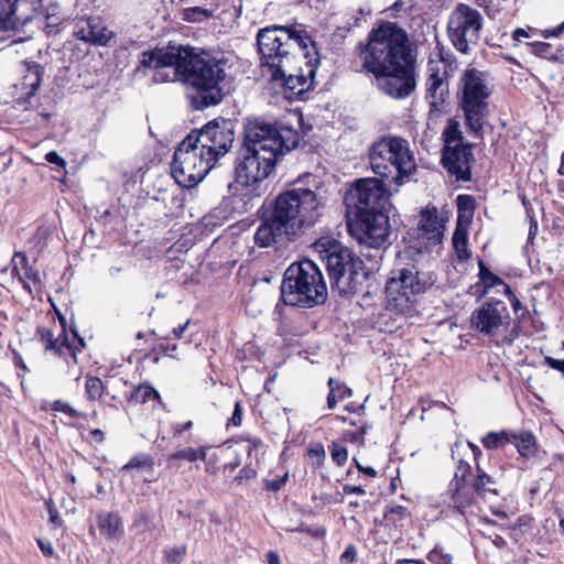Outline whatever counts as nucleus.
Listing matches in <instances>:
<instances>
[{
	"label": "nucleus",
	"mask_w": 564,
	"mask_h": 564,
	"mask_svg": "<svg viewBox=\"0 0 564 564\" xmlns=\"http://www.w3.org/2000/svg\"><path fill=\"white\" fill-rule=\"evenodd\" d=\"M140 64L154 69L155 82L182 78L194 90L192 104L196 109L218 105L228 89V59L223 54L169 44L143 52Z\"/></svg>",
	"instance_id": "nucleus-1"
},
{
	"label": "nucleus",
	"mask_w": 564,
	"mask_h": 564,
	"mask_svg": "<svg viewBox=\"0 0 564 564\" xmlns=\"http://www.w3.org/2000/svg\"><path fill=\"white\" fill-rule=\"evenodd\" d=\"M299 141L295 129L262 119L249 120L236 159V182L246 187L260 184L275 171L278 162L297 147Z\"/></svg>",
	"instance_id": "nucleus-2"
},
{
	"label": "nucleus",
	"mask_w": 564,
	"mask_h": 564,
	"mask_svg": "<svg viewBox=\"0 0 564 564\" xmlns=\"http://www.w3.org/2000/svg\"><path fill=\"white\" fill-rule=\"evenodd\" d=\"M329 198V187L318 176L307 174L294 188L278 195L269 213L296 238L317 221Z\"/></svg>",
	"instance_id": "nucleus-3"
},
{
	"label": "nucleus",
	"mask_w": 564,
	"mask_h": 564,
	"mask_svg": "<svg viewBox=\"0 0 564 564\" xmlns=\"http://www.w3.org/2000/svg\"><path fill=\"white\" fill-rule=\"evenodd\" d=\"M257 44L263 75L279 67L289 70L291 62L297 58L296 50L303 55L310 47L315 48V43L303 24L262 29L258 33Z\"/></svg>",
	"instance_id": "nucleus-4"
},
{
	"label": "nucleus",
	"mask_w": 564,
	"mask_h": 564,
	"mask_svg": "<svg viewBox=\"0 0 564 564\" xmlns=\"http://www.w3.org/2000/svg\"><path fill=\"white\" fill-rule=\"evenodd\" d=\"M360 57L364 68L372 75L412 61L408 36L394 23H384L372 30L368 43L360 50Z\"/></svg>",
	"instance_id": "nucleus-5"
},
{
	"label": "nucleus",
	"mask_w": 564,
	"mask_h": 564,
	"mask_svg": "<svg viewBox=\"0 0 564 564\" xmlns=\"http://www.w3.org/2000/svg\"><path fill=\"white\" fill-rule=\"evenodd\" d=\"M372 172L397 186L409 182L416 172V161L408 140L401 137H383L369 150Z\"/></svg>",
	"instance_id": "nucleus-6"
},
{
	"label": "nucleus",
	"mask_w": 564,
	"mask_h": 564,
	"mask_svg": "<svg viewBox=\"0 0 564 564\" xmlns=\"http://www.w3.org/2000/svg\"><path fill=\"white\" fill-rule=\"evenodd\" d=\"M313 247L326 263L332 286L341 295L355 293L366 279L362 261L349 248L329 237L318 239Z\"/></svg>",
	"instance_id": "nucleus-7"
},
{
	"label": "nucleus",
	"mask_w": 564,
	"mask_h": 564,
	"mask_svg": "<svg viewBox=\"0 0 564 564\" xmlns=\"http://www.w3.org/2000/svg\"><path fill=\"white\" fill-rule=\"evenodd\" d=\"M281 296L286 305L314 307L327 299V288L319 268L308 259L292 263L285 271Z\"/></svg>",
	"instance_id": "nucleus-8"
},
{
	"label": "nucleus",
	"mask_w": 564,
	"mask_h": 564,
	"mask_svg": "<svg viewBox=\"0 0 564 564\" xmlns=\"http://www.w3.org/2000/svg\"><path fill=\"white\" fill-rule=\"evenodd\" d=\"M434 282L432 273L422 272L414 264L394 269L386 283L388 308L398 314L410 315L414 311L417 295L424 293Z\"/></svg>",
	"instance_id": "nucleus-9"
},
{
	"label": "nucleus",
	"mask_w": 564,
	"mask_h": 564,
	"mask_svg": "<svg viewBox=\"0 0 564 564\" xmlns=\"http://www.w3.org/2000/svg\"><path fill=\"white\" fill-rule=\"evenodd\" d=\"M491 78L485 72L469 68L459 80V104L466 124L476 134H480L488 111V98L492 93Z\"/></svg>",
	"instance_id": "nucleus-10"
},
{
	"label": "nucleus",
	"mask_w": 564,
	"mask_h": 564,
	"mask_svg": "<svg viewBox=\"0 0 564 564\" xmlns=\"http://www.w3.org/2000/svg\"><path fill=\"white\" fill-rule=\"evenodd\" d=\"M470 324L498 345H511L519 337V323L512 322L507 305L499 300L484 302L471 313Z\"/></svg>",
	"instance_id": "nucleus-11"
},
{
	"label": "nucleus",
	"mask_w": 564,
	"mask_h": 564,
	"mask_svg": "<svg viewBox=\"0 0 564 564\" xmlns=\"http://www.w3.org/2000/svg\"><path fill=\"white\" fill-rule=\"evenodd\" d=\"M214 166L215 164L187 135L175 150L171 171L178 185L192 188L202 182Z\"/></svg>",
	"instance_id": "nucleus-12"
},
{
	"label": "nucleus",
	"mask_w": 564,
	"mask_h": 564,
	"mask_svg": "<svg viewBox=\"0 0 564 564\" xmlns=\"http://www.w3.org/2000/svg\"><path fill=\"white\" fill-rule=\"evenodd\" d=\"M302 57L304 66H297L296 58L295 62H291L289 70H282L283 67H279L267 74L270 80L281 84L288 98L302 97L314 85L316 69L319 65L318 52L315 48L306 51Z\"/></svg>",
	"instance_id": "nucleus-13"
},
{
	"label": "nucleus",
	"mask_w": 564,
	"mask_h": 564,
	"mask_svg": "<svg viewBox=\"0 0 564 564\" xmlns=\"http://www.w3.org/2000/svg\"><path fill=\"white\" fill-rule=\"evenodd\" d=\"M482 25L484 18L476 9L459 3L449 15L447 34L454 47L467 54L477 44Z\"/></svg>",
	"instance_id": "nucleus-14"
},
{
	"label": "nucleus",
	"mask_w": 564,
	"mask_h": 564,
	"mask_svg": "<svg viewBox=\"0 0 564 564\" xmlns=\"http://www.w3.org/2000/svg\"><path fill=\"white\" fill-rule=\"evenodd\" d=\"M198 150L208 158L213 164L224 156L232 147L235 140L234 124L229 120H213L199 131L188 134Z\"/></svg>",
	"instance_id": "nucleus-15"
},
{
	"label": "nucleus",
	"mask_w": 564,
	"mask_h": 564,
	"mask_svg": "<svg viewBox=\"0 0 564 564\" xmlns=\"http://www.w3.org/2000/svg\"><path fill=\"white\" fill-rule=\"evenodd\" d=\"M383 181L384 180H379L378 177L357 180L345 194L347 207H354L358 213L362 210L384 209L391 193Z\"/></svg>",
	"instance_id": "nucleus-16"
},
{
	"label": "nucleus",
	"mask_w": 564,
	"mask_h": 564,
	"mask_svg": "<svg viewBox=\"0 0 564 564\" xmlns=\"http://www.w3.org/2000/svg\"><path fill=\"white\" fill-rule=\"evenodd\" d=\"M19 79L12 85L14 107L30 109L44 76V67L35 61H22L18 67Z\"/></svg>",
	"instance_id": "nucleus-17"
},
{
	"label": "nucleus",
	"mask_w": 564,
	"mask_h": 564,
	"mask_svg": "<svg viewBox=\"0 0 564 564\" xmlns=\"http://www.w3.org/2000/svg\"><path fill=\"white\" fill-rule=\"evenodd\" d=\"M10 270L12 279L18 280L22 289L32 297H41L44 291V283L41 279L40 270L30 262L24 251H14L9 265L0 270L7 273Z\"/></svg>",
	"instance_id": "nucleus-18"
},
{
	"label": "nucleus",
	"mask_w": 564,
	"mask_h": 564,
	"mask_svg": "<svg viewBox=\"0 0 564 564\" xmlns=\"http://www.w3.org/2000/svg\"><path fill=\"white\" fill-rule=\"evenodd\" d=\"M373 76L378 88L392 98H406L416 85L412 61Z\"/></svg>",
	"instance_id": "nucleus-19"
},
{
	"label": "nucleus",
	"mask_w": 564,
	"mask_h": 564,
	"mask_svg": "<svg viewBox=\"0 0 564 564\" xmlns=\"http://www.w3.org/2000/svg\"><path fill=\"white\" fill-rule=\"evenodd\" d=\"M471 160L473 153L469 145L464 144L462 138L456 137L455 132H447L442 156L443 164L447 171L455 175L457 181H469Z\"/></svg>",
	"instance_id": "nucleus-20"
},
{
	"label": "nucleus",
	"mask_w": 564,
	"mask_h": 564,
	"mask_svg": "<svg viewBox=\"0 0 564 564\" xmlns=\"http://www.w3.org/2000/svg\"><path fill=\"white\" fill-rule=\"evenodd\" d=\"M357 227L361 232L360 241L370 247L379 248L388 241L390 223L383 209L357 213Z\"/></svg>",
	"instance_id": "nucleus-21"
},
{
	"label": "nucleus",
	"mask_w": 564,
	"mask_h": 564,
	"mask_svg": "<svg viewBox=\"0 0 564 564\" xmlns=\"http://www.w3.org/2000/svg\"><path fill=\"white\" fill-rule=\"evenodd\" d=\"M440 59H430L427 64L429 77L426 79V100L430 106V116L437 117L441 113L442 106L448 95V84L446 82L445 66L443 55L438 54Z\"/></svg>",
	"instance_id": "nucleus-22"
},
{
	"label": "nucleus",
	"mask_w": 564,
	"mask_h": 564,
	"mask_svg": "<svg viewBox=\"0 0 564 564\" xmlns=\"http://www.w3.org/2000/svg\"><path fill=\"white\" fill-rule=\"evenodd\" d=\"M41 8L42 0H0V30L24 25Z\"/></svg>",
	"instance_id": "nucleus-23"
},
{
	"label": "nucleus",
	"mask_w": 564,
	"mask_h": 564,
	"mask_svg": "<svg viewBox=\"0 0 564 564\" xmlns=\"http://www.w3.org/2000/svg\"><path fill=\"white\" fill-rule=\"evenodd\" d=\"M50 302L52 305V311L58 319L59 330L55 335L54 329L39 326L36 329V335L39 336V340L44 345L46 351L52 352L54 356L66 359L67 354H70V340L67 336V319L51 299Z\"/></svg>",
	"instance_id": "nucleus-24"
},
{
	"label": "nucleus",
	"mask_w": 564,
	"mask_h": 564,
	"mask_svg": "<svg viewBox=\"0 0 564 564\" xmlns=\"http://www.w3.org/2000/svg\"><path fill=\"white\" fill-rule=\"evenodd\" d=\"M443 231L444 225L436 208L422 210L416 229L417 248L431 251L438 247L443 240Z\"/></svg>",
	"instance_id": "nucleus-25"
},
{
	"label": "nucleus",
	"mask_w": 564,
	"mask_h": 564,
	"mask_svg": "<svg viewBox=\"0 0 564 564\" xmlns=\"http://www.w3.org/2000/svg\"><path fill=\"white\" fill-rule=\"evenodd\" d=\"M74 33L83 41L99 45H106L112 37V32L105 26L100 18L77 19Z\"/></svg>",
	"instance_id": "nucleus-26"
},
{
	"label": "nucleus",
	"mask_w": 564,
	"mask_h": 564,
	"mask_svg": "<svg viewBox=\"0 0 564 564\" xmlns=\"http://www.w3.org/2000/svg\"><path fill=\"white\" fill-rule=\"evenodd\" d=\"M293 240L291 234L268 213L254 232V242L261 248L271 247L283 239Z\"/></svg>",
	"instance_id": "nucleus-27"
},
{
	"label": "nucleus",
	"mask_w": 564,
	"mask_h": 564,
	"mask_svg": "<svg viewBox=\"0 0 564 564\" xmlns=\"http://www.w3.org/2000/svg\"><path fill=\"white\" fill-rule=\"evenodd\" d=\"M458 471L460 473L462 479H458L459 475L456 473V488L452 494V503L460 513H465L474 502V492L471 488L465 484V477L469 474L470 466L468 464H460Z\"/></svg>",
	"instance_id": "nucleus-28"
},
{
	"label": "nucleus",
	"mask_w": 564,
	"mask_h": 564,
	"mask_svg": "<svg viewBox=\"0 0 564 564\" xmlns=\"http://www.w3.org/2000/svg\"><path fill=\"white\" fill-rule=\"evenodd\" d=\"M97 525L101 535L118 539L122 533V522L118 514L101 512L97 517Z\"/></svg>",
	"instance_id": "nucleus-29"
},
{
	"label": "nucleus",
	"mask_w": 564,
	"mask_h": 564,
	"mask_svg": "<svg viewBox=\"0 0 564 564\" xmlns=\"http://www.w3.org/2000/svg\"><path fill=\"white\" fill-rule=\"evenodd\" d=\"M208 448L209 447H207V446H200L197 448H194V447L181 448L167 456V463L170 465H174V463L176 460H186L189 463H194L197 460H204L206 458Z\"/></svg>",
	"instance_id": "nucleus-30"
},
{
	"label": "nucleus",
	"mask_w": 564,
	"mask_h": 564,
	"mask_svg": "<svg viewBox=\"0 0 564 564\" xmlns=\"http://www.w3.org/2000/svg\"><path fill=\"white\" fill-rule=\"evenodd\" d=\"M510 444H513L519 454L524 457L534 455L536 451L535 438L531 433L523 432L520 434H511Z\"/></svg>",
	"instance_id": "nucleus-31"
},
{
	"label": "nucleus",
	"mask_w": 564,
	"mask_h": 564,
	"mask_svg": "<svg viewBox=\"0 0 564 564\" xmlns=\"http://www.w3.org/2000/svg\"><path fill=\"white\" fill-rule=\"evenodd\" d=\"M131 401L141 404L148 403L150 401L156 402L159 404L162 403L159 392L149 384H140L137 387L131 394Z\"/></svg>",
	"instance_id": "nucleus-32"
},
{
	"label": "nucleus",
	"mask_w": 564,
	"mask_h": 564,
	"mask_svg": "<svg viewBox=\"0 0 564 564\" xmlns=\"http://www.w3.org/2000/svg\"><path fill=\"white\" fill-rule=\"evenodd\" d=\"M453 247L460 261H465L470 257L468 250V239L466 230L457 227L453 235Z\"/></svg>",
	"instance_id": "nucleus-33"
},
{
	"label": "nucleus",
	"mask_w": 564,
	"mask_h": 564,
	"mask_svg": "<svg viewBox=\"0 0 564 564\" xmlns=\"http://www.w3.org/2000/svg\"><path fill=\"white\" fill-rule=\"evenodd\" d=\"M511 441V434L505 431L501 432H490L485 437H482V445L487 449H497L506 444H509Z\"/></svg>",
	"instance_id": "nucleus-34"
},
{
	"label": "nucleus",
	"mask_w": 564,
	"mask_h": 564,
	"mask_svg": "<svg viewBox=\"0 0 564 564\" xmlns=\"http://www.w3.org/2000/svg\"><path fill=\"white\" fill-rule=\"evenodd\" d=\"M154 467L153 458L148 454H138L133 456L123 467V473H130L133 468H140L152 471Z\"/></svg>",
	"instance_id": "nucleus-35"
},
{
	"label": "nucleus",
	"mask_w": 564,
	"mask_h": 564,
	"mask_svg": "<svg viewBox=\"0 0 564 564\" xmlns=\"http://www.w3.org/2000/svg\"><path fill=\"white\" fill-rule=\"evenodd\" d=\"M479 279L484 285L482 295L487 294L491 288L503 284L505 281L487 269L482 262L479 263Z\"/></svg>",
	"instance_id": "nucleus-36"
},
{
	"label": "nucleus",
	"mask_w": 564,
	"mask_h": 564,
	"mask_svg": "<svg viewBox=\"0 0 564 564\" xmlns=\"http://www.w3.org/2000/svg\"><path fill=\"white\" fill-rule=\"evenodd\" d=\"M213 15V11L200 7L185 8L182 11V19L187 22H202Z\"/></svg>",
	"instance_id": "nucleus-37"
},
{
	"label": "nucleus",
	"mask_w": 564,
	"mask_h": 564,
	"mask_svg": "<svg viewBox=\"0 0 564 564\" xmlns=\"http://www.w3.org/2000/svg\"><path fill=\"white\" fill-rule=\"evenodd\" d=\"M494 484H495V481L492 480V478L490 476H488L484 471H479L478 476H477V480L474 485V489L479 496H482V497H486L487 494L496 495V489L491 487Z\"/></svg>",
	"instance_id": "nucleus-38"
},
{
	"label": "nucleus",
	"mask_w": 564,
	"mask_h": 564,
	"mask_svg": "<svg viewBox=\"0 0 564 564\" xmlns=\"http://www.w3.org/2000/svg\"><path fill=\"white\" fill-rule=\"evenodd\" d=\"M85 389L88 398L91 400H96L101 397L104 386L99 378L89 377L86 380Z\"/></svg>",
	"instance_id": "nucleus-39"
},
{
	"label": "nucleus",
	"mask_w": 564,
	"mask_h": 564,
	"mask_svg": "<svg viewBox=\"0 0 564 564\" xmlns=\"http://www.w3.org/2000/svg\"><path fill=\"white\" fill-rule=\"evenodd\" d=\"M164 554L169 563L178 564L183 561L186 554V546L182 544L167 547L165 549Z\"/></svg>",
	"instance_id": "nucleus-40"
},
{
	"label": "nucleus",
	"mask_w": 564,
	"mask_h": 564,
	"mask_svg": "<svg viewBox=\"0 0 564 564\" xmlns=\"http://www.w3.org/2000/svg\"><path fill=\"white\" fill-rule=\"evenodd\" d=\"M45 160L51 163L55 164L57 167L62 169L64 171L63 177L59 178V182L62 185L67 187V181H66V161L56 152V151H50L45 154Z\"/></svg>",
	"instance_id": "nucleus-41"
},
{
	"label": "nucleus",
	"mask_w": 564,
	"mask_h": 564,
	"mask_svg": "<svg viewBox=\"0 0 564 564\" xmlns=\"http://www.w3.org/2000/svg\"><path fill=\"white\" fill-rule=\"evenodd\" d=\"M42 409L45 411L62 412L70 416V404L61 400H55L52 402L44 401Z\"/></svg>",
	"instance_id": "nucleus-42"
},
{
	"label": "nucleus",
	"mask_w": 564,
	"mask_h": 564,
	"mask_svg": "<svg viewBox=\"0 0 564 564\" xmlns=\"http://www.w3.org/2000/svg\"><path fill=\"white\" fill-rule=\"evenodd\" d=\"M427 558L433 564H453L452 555L436 547L429 553Z\"/></svg>",
	"instance_id": "nucleus-43"
},
{
	"label": "nucleus",
	"mask_w": 564,
	"mask_h": 564,
	"mask_svg": "<svg viewBox=\"0 0 564 564\" xmlns=\"http://www.w3.org/2000/svg\"><path fill=\"white\" fill-rule=\"evenodd\" d=\"M332 459L338 465L343 466L348 458L347 449L339 444H333L330 447Z\"/></svg>",
	"instance_id": "nucleus-44"
},
{
	"label": "nucleus",
	"mask_w": 564,
	"mask_h": 564,
	"mask_svg": "<svg viewBox=\"0 0 564 564\" xmlns=\"http://www.w3.org/2000/svg\"><path fill=\"white\" fill-rule=\"evenodd\" d=\"M288 478H289V474L285 473L283 476H281V477H279L276 479L265 480L264 487H265L267 490L278 491V490H280L286 484Z\"/></svg>",
	"instance_id": "nucleus-45"
},
{
	"label": "nucleus",
	"mask_w": 564,
	"mask_h": 564,
	"mask_svg": "<svg viewBox=\"0 0 564 564\" xmlns=\"http://www.w3.org/2000/svg\"><path fill=\"white\" fill-rule=\"evenodd\" d=\"M327 384L329 387V393L327 395V406L328 409H334L339 400L337 395V388L334 387L335 379L329 378Z\"/></svg>",
	"instance_id": "nucleus-46"
},
{
	"label": "nucleus",
	"mask_w": 564,
	"mask_h": 564,
	"mask_svg": "<svg viewBox=\"0 0 564 564\" xmlns=\"http://www.w3.org/2000/svg\"><path fill=\"white\" fill-rule=\"evenodd\" d=\"M45 506L48 510L50 522L54 525V528H58L62 525V519L58 516L57 510L54 507L53 501L50 499L45 502Z\"/></svg>",
	"instance_id": "nucleus-47"
},
{
	"label": "nucleus",
	"mask_w": 564,
	"mask_h": 564,
	"mask_svg": "<svg viewBox=\"0 0 564 564\" xmlns=\"http://www.w3.org/2000/svg\"><path fill=\"white\" fill-rule=\"evenodd\" d=\"M241 422H242V406H241L240 402L237 401L235 403V409H234L232 415L229 420V424H231L234 426H240Z\"/></svg>",
	"instance_id": "nucleus-48"
},
{
	"label": "nucleus",
	"mask_w": 564,
	"mask_h": 564,
	"mask_svg": "<svg viewBox=\"0 0 564 564\" xmlns=\"http://www.w3.org/2000/svg\"><path fill=\"white\" fill-rule=\"evenodd\" d=\"M13 364L17 368H20L23 371L22 373L18 372V377L23 379L25 372L29 371V369L23 360V357L18 351H13Z\"/></svg>",
	"instance_id": "nucleus-49"
},
{
	"label": "nucleus",
	"mask_w": 564,
	"mask_h": 564,
	"mask_svg": "<svg viewBox=\"0 0 564 564\" xmlns=\"http://www.w3.org/2000/svg\"><path fill=\"white\" fill-rule=\"evenodd\" d=\"M334 387L337 388V395L339 400H344L346 398L351 397L352 392L351 389L346 387L344 383L335 380Z\"/></svg>",
	"instance_id": "nucleus-50"
},
{
	"label": "nucleus",
	"mask_w": 564,
	"mask_h": 564,
	"mask_svg": "<svg viewBox=\"0 0 564 564\" xmlns=\"http://www.w3.org/2000/svg\"><path fill=\"white\" fill-rule=\"evenodd\" d=\"M254 477H256L254 469L249 468V467H243L242 469H240V471L238 473V475L235 478V480L241 481L243 479H251V478H254Z\"/></svg>",
	"instance_id": "nucleus-51"
},
{
	"label": "nucleus",
	"mask_w": 564,
	"mask_h": 564,
	"mask_svg": "<svg viewBox=\"0 0 564 564\" xmlns=\"http://www.w3.org/2000/svg\"><path fill=\"white\" fill-rule=\"evenodd\" d=\"M308 455L322 460L325 457L324 447L321 444H316L308 449Z\"/></svg>",
	"instance_id": "nucleus-52"
},
{
	"label": "nucleus",
	"mask_w": 564,
	"mask_h": 564,
	"mask_svg": "<svg viewBox=\"0 0 564 564\" xmlns=\"http://www.w3.org/2000/svg\"><path fill=\"white\" fill-rule=\"evenodd\" d=\"M193 427V421H187L185 423H176L173 424L172 430L174 435H181L183 432L188 431Z\"/></svg>",
	"instance_id": "nucleus-53"
},
{
	"label": "nucleus",
	"mask_w": 564,
	"mask_h": 564,
	"mask_svg": "<svg viewBox=\"0 0 564 564\" xmlns=\"http://www.w3.org/2000/svg\"><path fill=\"white\" fill-rule=\"evenodd\" d=\"M72 335H73V359H75V349L80 350L82 348H84L85 341L80 336L77 335V333L75 332L74 328H73Z\"/></svg>",
	"instance_id": "nucleus-54"
},
{
	"label": "nucleus",
	"mask_w": 564,
	"mask_h": 564,
	"mask_svg": "<svg viewBox=\"0 0 564 564\" xmlns=\"http://www.w3.org/2000/svg\"><path fill=\"white\" fill-rule=\"evenodd\" d=\"M544 364L553 369L561 371L564 366V360H557V359H554L553 357L546 356L544 358Z\"/></svg>",
	"instance_id": "nucleus-55"
},
{
	"label": "nucleus",
	"mask_w": 564,
	"mask_h": 564,
	"mask_svg": "<svg viewBox=\"0 0 564 564\" xmlns=\"http://www.w3.org/2000/svg\"><path fill=\"white\" fill-rule=\"evenodd\" d=\"M37 545L46 557H51L53 555L54 551L51 543H45L43 540L37 539Z\"/></svg>",
	"instance_id": "nucleus-56"
},
{
	"label": "nucleus",
	"mask_w": 564,
	"mask_h": 564,
	"mask_svg": "<svg viewBox=\"0 0 564 564\" xmlns=\"http://www.w3.org/2000/svg\"><path fill=\"white\" fill-rule=\"evenodd\" d=\"M345 494L365 495V489L361 486L345 485L343 487Z\"/></svg>",
	"instance_id": "nucleus-57"
},
{
	"label": "nucleus",
	"mask_w": 564,
	"mask_h": 564,
	"mask_svg": "<svg viewBox=\"0 0 564 564\" xmlns=\"http://www.w3.org/2000/svg\"><path fill=\"white\" fill-rule=\"evenodd\" d=\"M89 441L91 442H95V443H101L102 440H104V433L96 429V430H91L89 432V436H88Z\"/></svg>",
	"instance_id": "nucleus-58"
},
{
	"label": "nucleus",
	"mask_w": 564,
	"mask_h": 564,
	"mask_svg": "<svg viewBox=\"0 0 564 564\" xmlns=\"http://www.w3.org/2000/svg\"><path fill=\"white\" fill-rule=\"evenodd\" d=\"M527 37H529L528 31H525L524 29H521V28L516 29L512 33V39L517 42L521 41V39H527Z\"/></svg>",
	"instance_id": "nucleus-59"
},
{
	"label": "nucleus",
	"mask_w": 564,
	"mask_h": 564,
	"mask_svg": "<svg viewBox=\"0 0 564 564\" xmlns=\"http://www.w3.org/2000/svg\"><path fill=\"white\" fill-rule=\"evenodd\" d=\"M510 304L516 314L519 313L520 311L525 312V307L522 305V303L520 302V300L517 296L513 297L512 300H510Z\"/></svg>",
	"instance_id": "nucleus-60"
},
{
	"label": "nucleus",
	"mask_w": 564,
	"mask_h": 564,
	"mask_svg": "<svg viewBox=\"0 0 564 564\" xmlns=\"http://www.w3.org/2000/svg\"><path fill=\"white\" fill-rule=\"evenodd\" d=\"M188 324H189V321H186L184 324L178 325L177 327H174L173 332H172L174 337H176V338L182 337V335L186 330Z\"/></svg>",
	"instance_id": "nucleus-61"
},
{
	"label": "nucleus",
	"mask_w": 564,
	"mask_h": 564,
	"mask_svg": "<svg viewBox=\"0 0 564 564\" xmlns=\"http://www.w3.org/2000/svg\"><path fill=\"white\" fill-rule=\"evenodd\" d=\"M268 564H280V557L276 552L270 551L267 554Z\"/></svg>",
	"instance_id": "nucleus-62"
},
{
	"label": "nucleus",
	"mask_w": 564,
	"mask_h": 564,
	"mask_svg": "<svg viewBox=\"0 0 564 564\" xmlns=\"http://www.w3.org/2000/svg\"><path fill=\"white\" fill-rule=\"evenodd\" d=\"M492 543L499 547V549H502L506 546V540L501 536V535H498L496 534L492 539Z\"/></svg>",
	"instance_id": "nucleus-63"
},
{
	"label": "nucleus",
	"mask_w": 564,
	"mask_h": 564,
	"mask_svg": "<svg viewBox=\"0 0 564 564\" xmlns=\"http://www.w3.org/2000/svg\"><path fill=\"white\" fill-rule=\"evenodd\" d=\"M63 69L64 70L59 69V75H56L55 79L61 80V82H67L68 80V77H67L68 68L66 66H64Z\"/></svg>",
	"instance_id": "nucleus-64"
}]
</instances>
